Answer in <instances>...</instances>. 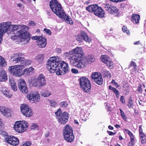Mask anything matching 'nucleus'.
<instances>
[{
    "mask_svg": "<svg viewBox=\"0 0 146 146\" xmlns=\"http://www.w3.org/2000/svg\"><path fill=\"white\" fill-rule=\"evenodd\" d=\"M72 133H73V130L72 128L69 125H66L63 130L64 136H67Z\"/></svg>",
    "mask_w": 146,
    "mask_h": 146,
    "instance_id": "6ab92c4d",
    "label": "nucleus"
},
{
    "mask_svg": "<svg viewBox=\"0 0 146 146\" xmlns=\"http://www.w3.org/2000/svg\"><path fill=\"white\" fill-rule=\"evenodd\" d=\"M104 8L105 10L111 14H115L118 12L119 10L117 8L114 6L111 5L109 4L105 5Z\"/></svg>",
    "mask_w": 146,
    "mask_h": 146,
    "instance_id": "f3484780",
    "label": "nucleus"
},
{
    "mask_svg": "<svg viewBox=\"0 0 146 146\" xmlns=\"http://www.w3.org/2000/svg\"><path fill=\"white\" fill-rule=\"evenodd\" d=\"M139 135H141L143 134H144L142 130H139Z\"/></svg>",
    "mask_w": 146,
    "mask_h": 146,
    "instance_id": "0e129e2a",
    "label": "nucleus"
},
{
    "mask_svg": "<svg viewBox=\"0 0 146 146\" xmlns=\"http://www.w3.org/2000/svg\"><path fill=\"white\" fill-rule=\"evenodd\" d=\"M7 77L5 71L2 70L0 71V81L4 82L7 80Z\"/></svg>",
    "mask_w": 146,
    "mask_h": 146,
    "instance_id": "5701e85b",
    "label": "nucleus"
},
{
    "mask_svg": "<svg viewBox=\"0 0 146 146\" xmlns=\"http://www.w3.org/2000/svg\"><path fill=\"white\" fill-rule=\"evenodd\" d=\"M44 31L46 33H47L48 35H50L51 34V32L50 30L47 29H44Z\"/></svg>",
    "mask_w": 146,
    "mask_h": 146,
    "instance_id": "864d4df0",
    "label": "nucleus"
},
{
    "mask_svg": "<svg viewBox=\"0 0 146 146\" xmlns=\"http://www.w3.org/2000/svg\"><path fill=\"white\" fill-rule=\"evenodd\" d=\"M55 114L57 119L61 116L62 114L61 113V109L59 108L58 109V110L55 112Z\"/></svg>",
    "mask_w": 146,
    "mask_h": 146,
    "instance_id": "e433bc0d",
    "label": "nucleus"
},
{
    "mask_svg": "<svg viewBox=\"0 0 146 146\" xmlns=\"http://www.w3.org/2000/svg\"><path fill=\"white\" fill-rule=\"evenodd\" d=\"M135 138H130V141L128 143V146H133L135 144Z\"/></svg>",
    "mask_w": 146,
    "mask_h": 146,
    "instance_id": "58836bf2",
    "label": "nucleus"
},
{
    "mask_svg": "<svg viewBox=\"0 0 146 146\" xmlns=\"http://www.w3.org/2000/svg\"><path fill=\"white\" fill-rule=\"evenodd\" d=\"M69 114L65 112H64L62 114L61 116L58 119V122L61 124H65L68 121L69 117Z\"/></svg>",
    "mask_w": 146,
    "mask_h": 146,
    "instance_id": "dca6fc26",
    "label": "nucleus"
},
{
    "mask_svg": "<svg viewBox=\"0 0 146 146\" xmlns=\"http://www.w3.org/2000/svg\"><path fill=\"white\" fill-rule=\"evenodd\" d=\"M16 67H17L16 65L14 66H12L9 67V68L8 70L10 73L13 75H15V74H17V72H16Z\"/></svg>",
    "mask_w": 146,
    "mask_h": 146,
    "instance_id": "7c9ffc66",
    "label": "nucleus"
},
{
    "mask_svg": "<svg viewBox=\"0 0 146 146\" xmlns=\"http://www.w3.org/2000/svg\"><path fill=\"white\" fill-rule=\"evenodd\" d=\"M120 101L121 103L123 104H125V101L124 100V98L123 96H121V97Z\"/></svg>",
    "mask_w": 146,
    "mask_h": 146,
    "instance_id": "6e6d98bb",
    "label": "nucleus"
},
{
    "mask_svg": "<svg viewBox=\"0 0 146 146\" xmlns=\"http://www.w3.org/2000/svg\"><path fill=\"white\" fill-rule=\"evenodd\" d=\"M111 82L112 83L114 84L115 86H116V85H117V83L115 82V81L114 80H112Z\"/></svg>",
    "mask_w": 146,
    "mask_h": 146,
    "instance_id": "e2e57ef3",
    "label": "nucleus"
},
{
    "mask_svg": "<svg viewBox=\"0 0 146 146\" xmlns=\"http://www.w3.org/2000/svg\"><path fill=\"white\" fill-rule=\"evenodd\" d=\"M133 66L134 68H135L136 66V65L134 61H132L130 65V66Z\"/></svg>",
    "mask_w": 146,
    "mask_h": 146,
    "instance_id": "13d9d810",
    "label": "nucleus"
},
{
    "mask_svg": "<svg viewBox=\"0 0 146 146\" xmlns=\"http://www.w3.org/2000/svg\"><path fill=\"white\" fill-rule=\"evenodd\" d=\"M80 116L81 118H85V117H86V115L85 114V112L84 110H81L80 113Z\"/></svg>",
    "mask_w": 146,
    "mask_h": 146,
    "instance_id": "09e8293b",
    "label": "nucleus"
},
{
    "mask_svg": "<svg viewBox=\"0 0 146 146\" xmlns=\"http://www.w3.org/2000/svg\"><path fill=\"white\" fill-rule=\"evenodd\" d=\"M71 71L73 73L77 74L78 73V70L75 68H72L71 70Z\"/></svg>",
    "mask_w": 146,
    "mask_h": 146,
    "instance_id": "5fc2aeb1",
    "label": "nucleus"
},
{
    "mask_svg": "<svg viewBox=\"0 0 146 146\" xmlns=\"http://www.w3.org/2000/svg\"><path fill=\"white\" fill-rule=\"evenodd\" d=\"M18 82V86L20 91L24 94L27 93L28 90L25 80L23 79H20Z\"/></svg>",
    "mask_w": 146,
    "mask_h": 146,
    "instance_id": "4468645a",
    "label": "nucleus"
},
{
    "mask_svg": "<svg viewBox=\"0 0 146 146\" xmlns=\"http://www.w3.org/2000/svg\"><path fill=\"white\" fill-rule=\"evenodd\" d=\"M119 110L120 111L121 115L122 118L125 121H126L127 119V117H126L124 112L121 109H119Z\"/></svg>",
    "mask_w": 146,
    "mask_h": 146,
    "instance_id": "c9c22d12",
    "label": "nucleus"
},
{
    "mask_svg": "<svg viewBox=\"0 0 146 146\" xmlns=\"http://www.w3.org/2000/svg\"><path fill=\"white\" fill-rule=\"evenodd\" d=\"M60 18L63 19L67 23H68L70 25L73 24V22L71 18H70L68 15H67L65 13V15H64L63 17H60Z\"/></svg>",
    "mask_w": 146,
    "mask_h": 146,
    "instance_id": "bb28decb",
    "label": "nucleus"
},
{
    "mask_svg": "<svg viewBox=\"0 0 146 146\" xmlns=\"http://www.w3.org/2000/svg\"><path fill=\"white\" fill-rule=\"evenodd\" d=\"M101 61L111 68L113 67V63L111 59L106 55H102L101 56Z\"/></svg>",
    "mask_w": 146,
    "mask_h": 146,
    "instance_id": "a211bd4d",
    "label": "nucleus"
},
{
    "mask_svg": "<svg viewBox=\"0 0 146 146\" xmlns=\"http://www.w3.org/2000/svg\"><path fill=\"white\" fill-rule=\"evenodd\" d=\"M103 71L104 73L106 76L108 78L111 77V75L109 71L107 70L106 69H104Z\"/></svg>",
    "mask_w": 146,
    "mask_h": 146,
    "instance_id": "c03bdc74",
    "label": "nucleus"
},
{
    "mask_svg": "<svg viewBox=\"0 0 146 146\" xmlns=\"http://www.w3.org/2000/svg\"><path fill=\"white\" fill-rule=\"evenodd\" d=\"M31 80V85L38 88L44 86L46 84L45 78L42 74H40L36 79L34 78H32Z\"/></svg>",
    "mask_w": 146,
    "mask_h": 146,
    "instance_id": "423d86ee",
    "label": "nucleus"
},
{
    "mask_svg": "<svg viewBox=\"0 0 146 146\" xmlns=\"http://www.w3.org/2000/svg\"><path fill=\"white\" fill-rule=\"evenodd\" d=\"M85 60L86 62L85 65L86 64V62L88 64H90L94 62L95 60L94 56L92 55H90L87 56L86 59L83 58Z\"/></svg>",
    "mask_w": 146,
    "mask_h": 146,
    "instance_id": "b1692460",
    "label": "nucleus"
},
{
    "mask_svg": "<svg viewBox=\"0 0 146 146\" xmlns=\"http://www.w3.org/2000/svg\"><path fill=\"white\" fill-rule=\"evenodd\" d=\"M0 111L4 115L9 116L11 115V110L4 107L0 106Z\"/></svg>",
    "mask_w": 146,
    "mask_h": 146,
    "instance_id": "aec40b11",
    "label": "nucleus"
},
{
    "mask_svg": "<svg viewBox=\"0 0 146 146\" xmlns=\"http://www.w3.org/2000/svg\"><path fill=\"white\" fill-rule=\"evenodd\" d=\"M32 39L33 40H37V44L40 48H43L46 46V39L41 36H33L32 37Z\"/></svg>",
    "mask_w": 146,
    "mask_h": 146,
    "instance_id": "f8f14e48",
    "label": "nucleus"
},
{
    "mask_svg": "<svg viewBox=\"0 0 146 146\" xmlns=\"http://www.w3.org/2000/svg\"><path fill=\"white\" fill-rule=\"evenodd\" d=\"M109 89L110 90H112L115 93V94L119 93L117 90L114 88L111 87V86H109Z\"/></svg>",
    "mask_w": 146,
    "mask_h": 146,
    "instance_id": "37998d69",
    "label": "nucleus"
},
{
    "mask_svg": "<svg viewBox=\"0 0 146 146\" xmlns=\"http://www.w3.org/2000/svg\"><path fill=\"white\" fill-rule=\"evenodd\" d=\"M131 21L134 24H137L139 22L140 16L138 15L133 14L131 15Z\"/></svg>",
    "mask_w": 146,
    "mask_h": 146,
    "instance_id": "a878e982",
    "label": "nucleus"
},
{
    "mask_svg": "<svg viewBox=\"0 0 146 146\" xmlns=\"http://www.w3.org/2000/svg\"><path fill=\"white\" fill-rule=\"evenodd\" d=\"M49 103L50 106L53 107H56L58 105V102L54 100L50 101Z\"/></svg>",
    "mask_w": 146,
    "mask_h": 146,
    "instance_id": "4c0bfd02",
    "label": "nucleus"
},
{
    "mask_svg": "<svg viewBox=\"0 0 146 146\" xmlns=\"http://www.w3.org/2000/svg\"><path fill=\"white\" fill-rule=\"evenodd\" d=\"M44 58L43 54L39 55L36 58V59L38 62L42 61L43 60Z\"/></svg>",
    "mask_w": 146,
    "mask_h": 146,
    "instance_id": "a19ab883",
    "label": "nucleus"
},
{
    "mask_svg": "<svg viewBox=\"0 0 146 146\" xmlns=\"http://www.w3.org/2000/svg\"><path fill=\"white\" fill-rule=\"evenodd\" d=\"M31 144V143L30 142H26L24 143L23 146H29Z\"/></svg>",
    "mask_w": 146,
    "mask_h": 146,
    "instance_id": "4d7b16f0",
    "label": "nucleus"
},
{
    "mask_svg": "<svg viewBox=\"0 0 146 146\" xmlns=\"http://www.w3.org/2000/svg\"><path fill=\"white\" fill-rule=\"evenodd\" d=\"M1 91L3 94L7 97L9 98H11V94L10 93L9 91L7 88H2Z\"/></svg>",
    "mask_w": 146,
    "mask_h": 146,
    "instance_id": "cd10ccee",
    "label": "nucleus"
},
{
    "mask_svg": "<svg viewBox=\"0 0 146 146\" xmlns=\"http://www.w3.org/2000/svg\"><path fill=\"white\" fill-rule=\"evenodd\" d=\"M108 128H109V129H111V130H112V129H113V127L111 125L109 126Z\"/></svg>",
    "mask_w": 146,
    "mask_h": 146,
    "instance_id": "338daca9",
    "label": "nucleus"
},
{
    "mask_svg": "<svg viewBox=\"0 0 146 146\" xmlns=\"http://www.w3.org/2000/svg\"><path fill=\"white\" fill-rule=\"evenodd\" d=\"M9 82L13 90L14 91H16L17 88L15 82L13 78L9 79Z\"/></svg>",
    "mask_w": 146,
    "mask_h": 146,
    "instance_id": "c85d7f7f",
    "label": "nucleus"
},
{
    "mask_svg": "<svg viewBox=\"0 0 146 146\" xmlns=\"http://www.w3.org/2000/svg\"><path fill=\"white\" fill-rule=\"evenodd\" d=\"M139 41H137L134 42V45H138L139 44Z\"/></svg>",
    "mask_w": 146,
    "mask_h": 146,
    "instance_id": "69168bd1",
    "label": "nucleus"
},
{
    "mask_svg": "<svg viewBox=\"0 0 146 146\" xmlns=\"http://www.w3.org/2000/svg\"><path fill=\"white\" fill-rule=\"evenodd\" d=\"M141 87V85H139L138 86V88L137 90V91L139 92L140 93H142V89Z\"/></svg>",
    "mask_w": 146,
    "mask_h": 146,
    "instance_id": "603ef678",
    "label": "nucleus"
},
{
    "mask_svg": "<svg viewBox=\"0 0 146 146\" xmlns=\"http://www.w3.org/2000/svg\"><path fill=\"white\" fill-rule=\"evenodd\" d=\"M51 95L50 92L48 90H46L41 92V96L44 97H48Z\"/></svg>",
    "mask_w": 146,
    "mask_h": 146,
    "instance_id": "72a5a7b5",
    "label": "nucleus"
},
{
    "mask_svg": "<svg viewBox=\"0 0 146 146\" xmlns=\"http://www.w3.org/2000/svg\"><path fill=\"white\" fill-rule=\"evenodd\" d=\"M139 137L142 144H144L146 142V136L144 134L139 135Z\"/></svg>",
    "mask_w": 146,
    "mask_h": 146,
    "instance_id": "f704fd0d",
    "label": "nucleus"
},
{
    "mask_svg": "<svg viewBox=\"0 0 146 146\" xmlns=\"http://www.w3.org/2000/svg\"><path fill=\"white\" fill-rule=\"evenodd\" d=\"M76 40L79 42H82L83 39L86 42L89 43L91 42L92 40L90 37H89L87 34L84 32H81L80 34H78L76 36Z\"/></svg>",
    "mask_w": 146,
    "mask_h": 146,
    "instance_id": "ddd939ff",
    "label": "nucleus"
},
{
    "mask_svg": "<svg viewBox=\"0 0 146 146\" xmlns=\"http://www.w3.org/2000/svg\"><path fill=\"white\" fill-rule=\"evenodd\" d=\"M80 86L85 92L88 93L91 88V84L88 79L85 77L80 78L78 80Z\"/></svg>",
    "mask_w": 146,
    "mask_h": 146,
    "instance_id": "0eeeda50",
    "label": "nucleus"
},
{
    "mask_svg": "<svg viewBox=\"0 0 146 146\" xmlns=\"http://www.w3.org/2000/svg\"><path fill=\"white\" fill-rule=\"evenodd\" d=\"M99 7L96 4L91 5L86 7V9L90 13L94 12L95 14V12L99 8Z\"/></svg>",
    "mask_w": 146,
    "mask_h": 146,
    "instance_id": "412c9836",
    "label": "nucleus"
},
{
    "mask_svg": "<svg viewBox=\"0 0 146 146\" xmlns=\"http://www.w3.org/2000/svg\"><path fill=\"white\" fill-rule=\"evenodd\" d=\"M104 11L101 7H99V8L95 12V15L100 17H102L104 16Z\"/></svg>",
    "mask_w": 146,
    "mask_h": 146,
    "instance_id": "393cba45",
    "label": "nucleus"
},
{
    "mask_svg": "<svg viewBox=\"0 0 146 146\" xmlns=\"http://www.w3.org/2000/svg\"><path fill=\"white\" fill-rule=\"evenodd\" d=\"M49 5L52 11L59 18L64 17L65 12L62 5L57 0H52Z\"/></svg>",
    "mask_w": 146,
    "mask_h": 146,
    "instance_id": "20e7f679",
    "label": "nucleus"
},
{
    "mask_svg": "<svg viewBox=\"0 0 146 146\" xmlns=\"http://www.w3.org/2000/svg\"><path fill=\"white\" fill-rule=\"evenodd\" d=\"M110 1H112V2H118L121 1H123L125 0H110Z\"/></svg>",
    "mask_w": 146,
    "mask_h": 146,
    "instance_id": "bf43d9fd",
    "label": "nucleus"
},
{
    "mask_svg": "<svg viewBox=\"0 0 146 146\" xmlns=\"http://www.w3.org/2000/svg\"><path fill=\"white\" fill-rule=\"evenodd\" d=\"M34 69L32 67H30L29 68L25 69L23 71V74H29L32 73V71Z\"/></svg>",
    "mask_w": 146,
    "mask_h": 146,
    "instance_id": "2f4dec72",
    "label": "nucleus"
},
{
    "mask_svg": "<svg viewBox=\"0 0 146 146\" xmlns=\"http://www.w3.org/2000/svg\"><path fill=\"white\" fill-rule=\"evenodd\" d=\"M5 139L6 142L13 146L17 145L19 143L18 139L14 136L8 137Z\"/></svg>",
    "mask_w": 146,
    "mask_h": 146,
    "instance_id": "2eb2a0df",
    "label": "nucleus"
},
{
    "mask_svg": "<svg viewBox=\"0 0 146 146\" xmlns=\"http://www.w3.org/2000/svg\"><path fill=\"white\" fill-rule=\"evenodd\" d=\"M0 134L3 136H6L7 135V133L5 131L0 130Z\"/></svg>",
    "mask_w": 146,
    "mask_h": 146,
    "instance_id": "3c124183",
    "label": "nucleus"
},
{
    "mask_svg": "<svg viewBox=\"0 0 146 146\" xmlns=\"http://www.w3.org/2000/svg\"><path fill=\"white\" fill-rule=\"evenodd\" d=\"M7 65V62L5 58L0 56V66L2 67L5 66Z\"/></svg>",
    "mask_w": 146,
    "mask_h": 146,
    "instance_id": "473e14b6",
    "label": "nucleus"
},
{
    "mask_svg": "<svg viewBox=\"0 0 146 146\" xmlns=\"http://www.w3.org/2000/svg\"><path fill=\"white\" fill-rule=\"evenodd\" d=\"M29 125V124L27 121H19L15 122L13 128L16 131L21 133L25 132L27 129Z\"/></svg>",
    "mask_w": 146,
    "mask_h": 146,
    "instance_id": "39448f33",
    "label": "nucleus"
},
{
    "mask_svg": "<svg viewBox=\"0 0 146 146\" xmlns=\"http://www.w3.org/2000/svg\"><path fill=\"white\" fill-rule=\"evenodd\" d=\"M31 128L33 129H38V126L36 123L32 124L31 126Z\"/></svg>",
    "mask_w": 146,
    "mask_h": 146,
    "instance_id": "8fccbe9b",
    "label": "nucleus"
},
{
    "mask_svg": "<svg viewBox=\"0 0 146 146\" xmlns=\"http://www.w3.org/2000/svg\"><path fill=\"white\" fill-rule=\"evenodd\" d=\"M29 25H35L33 21H31L29 22Z\"/></svg>",
    "mask_w": 146,
    "mask_h": 146,
    "instance_id": "680f3d73",
    "label": "nucleus"
},
{
    "mask_svg": "<svg viewBox=\"0 0 146 146\" xmlns=\"http://www.w3.org/2000/svg\"><path fill=\"white\" fill-rule=\"evenodd\" d=\"M27 98L32 103H36L40 101V95L37 92H32L27 94Z\"/></svg>",
    "mask_w": 146,
    "mask_h": 146,
    "instance_id": "1a4fd4ad",
    "label": "nucleus"
},
{
    "mask_svg": "<svg viewBox=\"0 0 146 146\" xmlns=\"http://www.w3.org/2000/svg\"><path fill=\"white\" fill-rule=\"evenodd\" d=\"M64 138L66 141L68 142H72L74 139V136L73 133H72L67 136H64Z\"/></svg>",
    "mask_w": 146,
    "mask_h": 146,
    "instance_id": "c756f323",
    "label": "nucleus"
},
{
    "mask_svg": "<svg viewBox=\"0 0 146 146\" xmlns=\"http://www.w3.org/2000/svg\"><path fill=\"white\" fill-rule=\"evenodd\" d=\"M60 105L62 108H65L67 107L68 104L66 102L63 101L60 102Z\"/></svg>",
    "mask_w": 146,
    "mask_h": 146,
    "instance_id": "49530a36",
    "label": "nucleus"
},
{
    "mask_svg": "<svg viewBox=\"0 0 146 146\" xmlns=\"http://www.w3.org/2000/svg\"><path fill=\"white\" fill-rule=\"evenodd\" d=\"M13 61L15 63L20 62L22 67L24 65H30L32 62L31 60H25L24 58L21 57L19 54H14L13 56Z\"/></svg>",
    "mask_w": 146,
    "mask_h": 146,
    "instance_id": "6e6552de",
    "label": "nucleus"
},
{
    "mask_svg": "<svg viewBox=\"0 0 146 146\" xmlns=\"http://www.w3.org/2000/svg\"><path fill=\"white\" fill-rule=\"evenodd\" d=\"M84 55L82 48L79 47L65 54L66 56L70 60L71 64L78 68H84L85 67V60L81 58Z\"/></svg>",
    "mask_w": 146,
    "mask_h": 146,
    "instance_id": "7ed1b4c3",
    "label": "nucleus"
},
{
    "mask_svg": "<svg viewBox=\"0 0 146 146\" xmlns=\"http://www.w3.org/2000/svg\"><path fill=\"white\" fill-rule=\"evenodd\" d=\"M119 139L120 140L122 141L123 139V138L120 135L119 137Z\"/></svg>",
    "mask_w": 146,
    "mask_h": 146,
    "instance_id": "774afa93",
    "label": "nucleus"
},
{
    "mask_svg": "<svg viewBox=\"0 0 146 146\" xmlns=\"http://www.w3.org/2000/svg\"><path fill=\"white\" fill-rule=\"evenodd\" d=\"M109 89L110 90H112L115 93V94L119 93L117 90L114 88L111 87V86H109Z\"/></svg>",
    "mask_w": 146,
    "mask_h": 146,
    "instance_id": "79ce46f5",
    "label": "nucleus"
},
{
    "mask_svg": "<svg viewBox=\"0 0 146 146\" xmlns=\"http://www.w3.org/2000/svg\"><path fill=\"white\" fill-rule=\"evenodd\" d=\"M59 57L53 56L50 58L47 62L46 66L50 72H56L58 75L66 73L69 70L68 64L64 61H60Z\"/></svg>",
    "mask_w": 146,
    "mask_h": 146,
    "instance_id": "f03ea898",
    "label": "nucleus"
},
{
    "mask_svg": "<svg viewBox=\"0 0 146 146\" xmlns=\"http://www.w3.org/2000/svg\"><path fill=\"white\" fill-rule=\"evenodd\" d=\"M132 100L131 99L129 100L127 106L129 108H132L133 107V104Z\"/></svg>",
    "mask_w": 146,
    "mask_h": 146,
    "instance_id": "de8ad7c7",
    "label": "nucleus"
},
{
    "mask_svg": "<svg viewBox=\"0 0 146 146\" xmlns=\"http://www.w3.org/2000/svg\"><path fill=\"white\" fill-rule=\"evenodd\" d=\"M124 131H125L127 133L128 135L129 136L130 138H134V136L132 133L129 130H127L126 129H124Z\"/></svg>",
    "mask_w": 146,
    "mask_h": 146,
    "instance_id": "a18cd8bd",
    "label": "nucleus"
},
{
    "mask_svg": "<svg viewBox=\"0 0 146 146\" xmlns=\"http://www.w3.org/2000/svg\"><path fill=\"white\" fill-rule=\"evenodd\" d=\"M16 69V72H17V74H15V75L18 77H21L23 75V68L21 64L17 65Z\"/></svg>",
    "mask_w": 146,
    "mask_h": 146,
    "instance_id": "4be33fe9",
    "label": "nucleus"
},
{
    "mask_svg": "<svg viewBox=\"0 0 146 146\" xmlns=\"http://www.w3.org/2000/svg\"><path fill=\"white\" fill-rule=\"evenodd\" d=\"M11 31H17L15 35L11 36V38L16 40L18 38L21 39L22 42L26 44L28 43L31 39L29 34L26 32L29 30V28L23 25H11L10 22H3L0 24V44L2 41L3 34L9 29Z\"/></svg>",
    "mask_w": 146,
    "mask_h": 146,
    "instance_id": "f257e3e1",
    "label": "nucleus"
},
{
    "mask_svg": "<svg viewBox=\"0 0 146 146\" xmlns=\"http://www.w3.org/2000/svg\"><path fill=\"white\" fill-rule=\"evenodd\" d=\"M20 110L22 113L26 117H29L33 114L32 110L26 104H21L20 106Z\"/></svg>",
    "mask_w": 146,
    "mask_h": 146,
    "instance_id": "9d476101",
    "label": "nucleus"
},
{
    "mask_svg": "<svg viewBox=\"0 0 146 146\" xmlns=\"http://www.w3.org/2000/svg\"><path fill=\"white\" fill-rule=\"evenodd\" d=\"M122 30L124 33H126L128 35H130V33L129 31L127 29V27L126 26H123L122 28Z\"/></svg>",
    "mask_w": 146,
    "mask_h": 146,
    "instance_id": "ea45409f",
    "label": "nucleus"
},
{
    "mask_svg": "<svg viewBox=\"0 0 146 146\" xmlns=\"http://www.w3.org/2000/svg\"><path fill=\"white\" fill-rule=\"evenodd\" d=\"M108 133L109 134V135H113L115 134V133H114L110 131H109V132H108Z\"/></svg>",
    "mask_w": 146,
    "mask_h": 146,
    "instance_id": "052dcab7",
    "label": "nucleus"
},
{
    "mask_svg": "<svg viewBox=\"0 0 146 146\" xmlns=\"http://www.w3.org/2000/svg\"><path fill=\"white\" fill-rule=\"evenodd\" d=\"M91 77L93 81L98 84L101 85L103 84V80L100 73L94 72L92 74Z\"/></svg>",
    "mask_w": 146,
    "mask_h": 146,
    "instance_id": "9b49d317",
    "label": "nucleus"
}]
</instances>
